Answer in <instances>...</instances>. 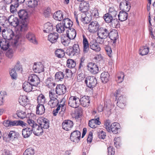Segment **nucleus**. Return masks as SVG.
<instances>
[{
    "instance_id": "1",
    "label": "nucleus",
    "mask_w": 155,
    "mask_h": 155,
    "mask_svg": "<svg viewBox=\"0 0 155 155\" xmlns=\"http://www.w3.org/2000/svg\"><path fill=\"white\" fill-rule=\"evenodd\" d=\"M4 38L0 39V47L3 50L5 51L12 46L16 48L23 40V36L19 32L15 35L13 31L10 30L6 33Z\"/></svg>"
},
{
    "instance_id": "2",
    "label": "nucleus",
    "mask_w": 155,
    "mask_h": 155,
    "mask_svg": "<svg viewBox=\"0 0 155 155\" xmlns=\"http://www.w3.org/2000/svg\"><path fill=\"white\" fill-rule=\"evenodd\" d=\"M27 122L29 126L31 127L32 131L36 136L42 135L44 132L43 129H47L49 127V121L45 118H41L38 121V124L30 119H28Z\"/></svg>"
},
{
    "instance_id": "3",
    "label": "nucleus",
    "mask_w": 155,
    "mask_h": 155,
    "mask_svg": "<svg viewBox=\"0 0 155 155\" xmlns=\"http://www.w3.org/2000/svg\"><path fill=\"white\" fill-rule=\"evenodd\" d=\"M80 50L78 44H74L72 46L69 47L66 51V54L72 57L78 55L80 52Z\"/></svg>"
},
{
    "instance_id": "4",
    "label": "nucleus",
    "mask_w": 155,
    "mask_h": 155,
    "mask_svg": "<svg viewBox=\"0 0 155 155\" xmlns=\"http://www.w3.org/2000/svg\"><path fill=\"white\" fill-rule=\"evenodd\" d=\"M87 86L90 88H93L96 86L97 84L96 78L94 76H87L84 81Z\"/></svg>"
},
{
    "instance_id": "5",
    "label": "nucleus",
    "mask_w": 155,
    "mask_h": 155,
    "mask_svg": "<svg viewBox=\"0 0 155 155\" xmlns=\"http://www.w3.org/2000/svg\"><path fill=\"white\" fill-rule=\"evenodd\" d=\"M68 105L71 107L76 108L80 105L79 98L74 96H71L68 100Z\"/></svg>"
},
{
    "instance_id": "6",
    "label": "nucleus",
    "mask_w": 155,
    "mask_h": 155,
    "mask_svg": "<svg viewBox=\"0 0 155 155\" xmlns=\"http://www.w3.org/2000/svg\"><path fill=\"white\" fill-rule=\"evenodd\" d=\"M21 21V23L19 24V29H20V31L17 32H14V33H15V35L17 33L19 32L21 35H22L23 39L24 38V34L22 32L26 31L28 30V20H23V21Z\"/></svg>"
},
{
    "instance_id": "7",
    "label": "nucleus",
    "mask_w": 155,
    "mask_h": 155,
    "mask_svg": "<svg viewBox=\"0 0 155 155\" xmlns=\"http://www.w3.org/2000/svg\"><path fill=\"white\" fill-rule=\"evenodd\" d=\"M81 137V133L78 130H75L72 132L70 136L71 140L75 143H78Z\"/></svg>"
},
{
    "instance_id": "8",
    "label": "nucleus",
    "mask_w": 155,
    "mask_h": 155,
    "mask_svg": "<svg viewBox=\"0 0 155 155\" xmlns=\"http://www.w3.org/2000/svg\"><path fill=\"white\" fill-rule=\"evenodd\" d=\"M110 30L106 28H100L97 32V35L98 37L101 38H106L109 35V32Z\"/></svg>"
},
{
    "instance_id": "9",
    "label": "nucleus",
    "mask_w": 155,
    "mask_h": 155,
    "mask_svg": "<svg viewBox=\"0 0 155 155\" xmlns=\"http://www.w3.org/2000/svg\"><path fill=\"white\" fill-rule=\"evenodd\" d=\"M28 81L34 87H36L39 84L40 80L39 78L35 74L30 75L28 78Z\"/></svg>"
},
{
    "instance_id": "10",
    "label": "nucleus",
    "mask_w": 155,
    "mask_h": 155,
    "mask_svg": "<svg viewBox=\"0 0 155 155\" xmlns=\"http://www.w3.org/2000/svg\"><path fill=\"white\" fill-rule=\"evenodd\" d=\"M73 122L69 120H65L62 124L63 129L66 131L70 130L73 127Z\"/></svg>"
},
{
    "instance_id": "11",
    "label": "nucleus",
    "mask_w": 155,
    "mask_h": 155,
    "mask_svg": "<svg viewBox=\"0 0 155 155\" xmlns=\"http://www.w3.org/2000/svg\"><path fill=\"white\" fill-rule=\"evenodd\" d=\"M67 88L64 84H58L56 87L55 91L56 94L59 95L63 94L66 91Z\"/></svg>"
},
{
    "instance_id": "12",
    "label": "nucleus",
    "mask_w": 155,
    "mask_h": 155,
    "mask_svg": "<svg viewBox=\"0 0 155 155\" xmlns=\"http://www.w3.org/2000/svg\"><path fill=\"white\" fill-rule=\"evenodd\" d=\"M44 66L41 62L35 63L33 66V69L35 72L40 73L44 71Z\"/></svg>"
},
{
    "instance_id": "13",
    "label": "nucleus",
    "mask_w": 155,
    "mask_h": 155,
    "mask_svg": "<svg viewBox=\"0 0 155 155\" xmlns=\"http://www.w3.org/2000/svg\"><path fill=\"white\" fill-rule=\"evenodd\" d=\"M100 25L97 21H92L89 25L88 29L91 32H96L99 29Z\"/></svg>"
},
{
    "instance_id": "14",
    "label": "nucleus",
    "mask_w": 155,
    "mask_h": 155,
    "mask_svg": "<svg viewBox=\"0 0 155 155\" xmlns=\"http://www.w3.org/2000/svg\"><path fill=\"white\" fill-rule=\"evenodd\" d=\"M120 124L117 122H114L110 125L109 128L110 130H108L109 132H112L113 134H116L118 133V130L120 129Z\"/></svg>"
},
{
    "instance_id": "15",
    "label": "nucleus",
    "mask_w": 155,
    "mask_h": 155,
    "mask_svg": "<svg viewBox=\"0 0 155 155\" xmlns=\"http://www.w3.org/2000/svg\"><path fill=\"white\" fill-rule=\"evenodd\" d=\"M80 104L84 107H87L90 103L89 97L88 96H84L79 98Z\"/></svg>"
},
{
    "instance_id": "16",
    "label": "nucleus",
    "mask_w": 155,
    "mask_h": 155,
    "mask_svg": "<svg viewBox=\"0 0 155 155\" xmlns=\"http://www.w3.org/2000/svg\"><path fill=\"white\" fill-rule=\"evenodd\" d=\"M33 132L31 128L26 127L22 129V135L24 138H29Z\"/></svg>"
},
{
    "instance_id": "17",
    "label": "nucleus",
    "mask_w": 155,
    "mask_h": 155,
    "mask_svg": "<svg viewBox=\"0 0 155 155\" xmlns=\"http://www.w3.org/2000/svg\"><path fill=\"white\" fill-rule=\"evenodd\" d=\"M58 34L56 32L50 34L48 36V40L52 43H54L58 42L59 40Z\"/></svg>"
},
{
    "instance_id": "18",
    "label": "nucleus",
    "mask_w": 155,
    "mask_h": 155,
    "mask_svg": "<svg viewBox=\"0 0 155 155\" xmlns=\"http://www.w3.org/2000/svg\"><path fill=\"white\" fill-rule=\"evenodd\" d=\"M33 85L30 83L28 82H25L22 85V88L24 91L26 92H30L31 91H34L35 90L33 88Z\"/></svg>"
},
{
    "instance_id": "19",
    "label": "nucleus",
    "mask_w": 155,
    "mask_h": 155,
    "mask_svg": "<svg viewBox=\"0 0 155 155\" xmlns=\"http://www.w3.org/2000/svg\"><path fill=\"white\" fill-rule=\"evenodd\" d=\"M89 5L88 1L80 3L79 6V10L82 12H87L89 8Z\"/></svg>"
},
{
    "instance_id": "20",
    "label": "nucleus",
    "mask_w": 155,
    "mask_h": 155,
    "mask_svg": "<svg viewBox=\"0 0 155 155\" xmlns=\"http://www.w3.org/2000/svg\"><path fill=\"white\" fill-rule=\"evenodd\" d=\"M67 36L71 40L74 39L76 35V32L73 28H68L66 31Z\"/></svg>"
},
{
    "instance_id": "21",
    "label": "nucleus",
    "mask_w": 155,
    "mask_h": 155,
    "mask_svg": "<svg viewBox=\"0 0 155 155\" xmlns=\"http://www.w3.org/2000/svg\"><path fill=\"white\" fill-rule=\"evenodd\" d=\"M13 15H11L9 17L8 19V21L10 23V25L16 27L18 26L19 24V21L18 18L17 17H14Z\"/></svg>"
},
{
    "instance_id": "22",
    "label": "nucleus",
    "mask_w": 155,
    "mask_h": 155,
    "mask_svg": "<svg viewBox=\"0 0 155 155\" xmlns=\"http://www.w3.org/2000/svg\"><path fill=\"white\" fill-rule=\"evenodd\" d=\"M108 36L111 40L113 41V43H115L116 40L118 37L117 31L115 30H112L110 31H109Z\"/></svg>"
},
{
    "instance_id": "23",
    "label": "nucleus",
    "mask_w": 155,
    "mask_h": 155,
    "mask_svg": "<svg viewBox=\"0 0 155 155\" xmlns=\"http://www.w3.org/2000/svg\"><path fill=\"white\" fill-rule=\"evenodd\" d=\"M90 46L91 49L96 52H99L101 50V48L96 40L91 41L90 43Z\"/></svg>"
},
{
    "instance_id": "24",
    "label": "nucleus",
    "mask_w": 155,
    "mask_h": 155,
    "mask_svg": "<svg viewBox=\"0 0 155 155\" xmlns=\"http://www.w3.org/2000/svg\"><path fill=\"white\" fill-rule=\"evenodd\" d=\"M71 41V39L67 36H63L60 38L58 43L62 44L64 46H68Z\"/></svg>"
},
{
    "instance_id": "25",
    "label": "nucleus",
    "mask_w": 155,
    "mask_h": 155,
    "mask_svg": "<svg viewBox=\"0 0 155 155\" xmlns=\"http://www.w3.org/2000/svg\"><path fill=\"white\" fill-rule=\"evenodd\" d=\"M83 51L84 53L88 52L89 50V44L87 39L84 35H83Z\"/></svg>"
},
{
    "instance_id": "26",
    "label": "nucleus",
    "mask_w": 155,
    "mask_h": 155,
    "mask_svg": "<svg viewBox=\"0 0 155 155\" xmlns=\"http://www.w3.org/2000/svg\"><path fill=\"white\" fill-rule=\"evenodd\" d=\"M18 15L21 21L28 20L27 12L25 10H21L18 12Z\"/></svg>"
},
{
    "instance_id": "27",
    "label": "nucleus",
    "mask_w": 155,
    "mask_h": 155,
    "mask_svg": "<svg viewBox=\"0 0 155 155\" xmlns=\"http://www.w3.org/2000/svg\"><path fill=\"white\" fill-rule=\"evenodd\" d=\"M53 18L56 20L61 21L63 18V15L61 11H58L54 13L53 15Z\"/></svg>"
},
{
    "instance_id": "28",
    "label": "nucleus",
    "mask_w": 155,
    "mask_h": 155,
    "mask_svg": "<svg viewBox=\"0 0 155 155\" xmlns=\"http://www.w3.org/2000/svg\"><path fill=\"white\" fill-rule=\"evenodd\" d=\"M26 38L30 42L34 44L37 43L35 36L33 33L31 32H28L26 35Z\"/></svg>"
},
{
    "instance_id": "29",
    "label": "nucleus",
    "mask_w": 155,
    "mask_h": 155,
    "mask_svg": "<svg viewBox=\"0 0 155 155\" xmlns=\"http://www.w3.org/2000/svg\"><path fill=\"white\" fill-rule=\"evenodd\" d=\"M27 124L24 123L23 121L20 120H11V126H20L23 127L26 126Z\"/></svg>"
},
{
    "instance_id": "30",
    "label": "nucleus",
    "mask_w": 155,
    "mask_h": 155,
    "mask_svg": "<svg viewBox=\"0 0 155 155\" xmlns=\"http://www.w3.org/2000/svg\"><path fill=\"white\" fill-rule=\"evenodd\" d=\"M110 75L107 72L104 71L101 75L100 78L102 82L104 83H106L109 80Z\"/></svg>"
},
{
    "instance_id": "31",
    "label": "nucleus",
    "mask_w": 155,
    "mask_h": 155,
    "mask_svg": "<svg viewBox=\"0 0 155 155\" xmlns=\"http://www.w3.org/2000/svg\"><path fill=\"white\" fill-rule=\"evenodd\" d=\"M128 14L125 11H120L118 15L119 20L121 21H124L127 18Z\"/></svg>"
},
{
    "instance_id": "32",
    "label": "nucleus",
    "mask_w": 155,
    "mask_h": 155,
    "mask_svg": "<svg viewBox=\"0 0 155 155\" xmlns=\"http://www.w3.org/2000/svg\"><path fill=\"white\" fill-rule=\"evenodd\" d=\"M62 23L67 30L68 28H71L73 25L72 21L68 18L64 19Z\"/></svg>"
},
{
    "instance_id": "33",
    "label": "nucleus",
    "mask_w": 155,
    "mask_h": 155,
    "mask_svg": "<svg viewBox=\"0 0 155 155\" xmlns=\"http://www.w3.org/2000/svg\"><path fill=\"white\" fill-rule=\"evenodd\" d=\"M18 133L15 131H11L8 135V138L10 140H15L18 138Z\"/></svg>"
},
{
    "instance_id": "34",
    "label": "nucleus",
    "mask_w": 155,
    "mask_h": 155,
    "mask_svg": "<svg viewBox=\"0 0 155 155\" xmlns=\"http://www.w3.org/2000/svg\"><path fill=\"white\" fill-rule=\"evenodd\" d=\"M45 109L43 104H38L36 107V113L37 114L42 115L45 112Z\"/></svg>"
},
{
    "instance_id": "35",
    "label": "nucleus",
    "mask_w": 155,
    "mask_h": 155,
    "mask_svg": "<svg viewBox=\"0 0 155 155\" xmlns=\"http://www.w3.org/2000/svg\"><path fill=\"white\" fill-rule=\"evenodd\" d=\"M44 27L45 29L43 30L44 32L49 33L53 29L52 24L50 22H48L45 24Z\"/></svg>"
},
{
    "instance_id": "36",
    "label": "nucleus",
    "mask_w": 155,
    "mask_h": 155,
    "mask_svg": "<svg viewBox=\"0 0 155 155\" xmlns=\"http://www.w3.org/2000/svg\"><path fill=\"white\" fill-rule=\"evenodd\" d=\"M149 48L147 46L141 47L139 51V53L142 56L147 55L149 52Z\"/></svg>"
},
{
    "instance_id": "37",
    "label": "nucleus",
    "mask_w": 155,
    "mask_h": 155,
    "mask_svg": "<svg viewBox=\"0 0 155 155\" xmlns=\"http://www.w3.org/2000/svg\"><path fill=\"white\" fill-rule=\"evenodd\" d=\"M26 3L28 7L34 8L37 5L38 2L37 0H27Z\"/></svg>"
},
{
    "instance_id": "38",
    "label": "nucleus",
    "mask_w": 155,
    "mask_h": 155,
    "mask_svg": "<svg viewBox=\"0 0 155 155\" xmlns=\"http://www.w3.org/2000/svg\"><path fill=\"white\" fill-rule=\"evenodd\" d=\"M56 31L59 33H62L66 29L64 25L62 23L58 24L56 26Z\"/></svg>"
},
{
    "instance_id": "39",
    "label": "nucleus",
    "mask_w": 155,
    "mask_h": 155,
    "mask_svg": "<svg viewBox=\"0 0 155 155\" xmlns=\"http://www.w3.org/2000/svg\"><path fill=\"white\" fill-rule=\"evenodd\" d=\"M67 65L69 68H74L76 65V62L73 59H68L67 61Z\"/></svg>"
},
{
    "instance_id": "40",
    "label": "nucleus",
    "mask_w": 155,
    "mask_h": 155,
    "mask_svg": "<svg viewBox=\"0 0 155 155\" xmlns=\"http://www.w3.org/2000/svg\"><path fill=\"white\" fill-rule=\"evenodd\" d=\"M110 23L111 25L113 28H118L120 27L119 22L116 18H114Z\"/></svg>"
},
{
    "instance_id": "41",
    "label": "nucleus",
    "mask_w": 155,
    "mask_h": 155,
    "mask_svg": "<svg viewBox=\"0 0 155 155\" xmlns=\"http://www.w3.org/2000/svg\"><path fill=\"white\" fill-rule=\"evenodd\" d=\"M50 99V100L48 102V104L51 107H55L59 104V102L58 99Z\"/></svg>"
},
{
    "instance_id": "42",
    "label": "nucleus",
    "mask_w": 155,
    "mask_h": 155,
    "mask_svg": "<svg viewBox=\"0 0 155 155\" xmlns=\"http://www.w3.org/2000/svg\"><path fill=\"white\" fill-rule=\"evenodd\" d=\"M38 104H43L45 101V96L42 94H40L38 97Z\"/></svg>"
},
{
    "instance_id": "43",
    "label": "nucleus",
    "mask_w": 155,
    "mask_h": 155,
    "mask_svg": "<svg viewBox=\"0 0 155 155\" xmlns=\"http://www.w3.org/2000/svg\"><path fill=\"white\" fill-rule=\"evenodd\" d=\"M55 54L58 57L61 58L64 56V52L62 49H58L55 51Z\"/></svg>"
},
{
    "instance_id": "44",
    "label": "nucleus",
    "mask_w": 155,
    "mask_h": 155,
    "mask_svg": "<svg viewBox=\"0 0 155 155\" xmlns=\"http://www.w3.org/2000/svg\"><path fill=\"white\" fill-rule=\"evenodd\" d=\"M104 19L105 21L107 23H110L112 19L114 18L112 16L110 15L108 13H106L103 16Z\"/></svg>"
},
{
    "instance_id": "45",
    "label": "nucleus",
    "mask_w": 155,
    "mask_h": 155,
    "mask_svg": "<svg viewBox=\"0 0 155 155\" xmlns=\"http://www.w3.org/2000/svg\"><path fill=\"white\" fill-rule=\"evenodd\" d=\"M108 13L113 18H115L117 14V12L114 9V7H110Z\"/></svg>"
},
{
    "instance_id": "46",
    "label": "nucleus",
    "mask_w": 155,
    "mask_h": 155,
    "mask_svg": "<svg viewBox=\"0 0 155 155\" xmlns=\"http://www.w3.org/2000/svg\"><path fill=\"white\" fill-rule=\"evenodd\" d=\"M19 4L16 2L12 3L10 6V10L12 13H14L16 10V8L18 7Z\"/></svg>"
},
{
    "instance_id": "47",
    "label": "nucleus",
    "mask_w": 155,
    "mask_h": 155,
    "mask_svg": "<svg viewBox=\"0 0 155 155\" xmlns=\"http://www.w3.org/2000/svg\"><path fill=\"white\" fill-rule=\"evenodd\" d=\"M46 84L48 87L51 89L55 85V83L53 82V80H51V78H48L46 80Z\"/></svg>"
},
{
    "instance_id": "48",
    "label": "nucleus",
    "mask_w": 155,
    "mask_h": 155,
    "mask_svg": "<svg viewBox=\"0 0 155 155\" xmlns=\"http://www.w3.org/2000/svg\"><path fill=\"white\" fill-rule=\"evenodd\" d=\"M124 5L126 7L127 12L130 9V2L128 1H123L120 4V8H121L122 5Z\"/></svg>"
},
{
    "instance_id": "49",
    "label": "nucleus",
    "mask_w": 155,
    "mask_h": 155,
    "mask_svg": "<svg viewBox=\"0 0 155 155\" xmlns=\"http://www.w3.org/2000/svg\"><path fill=\"white\" fill-rule=\"evenodd\" d=\"M34 149L29 148L25 150L23 153V155H33L35 153Z\"/></svg>"
},
{
    "instance_id": "50",
    "label": "nucleus",
    "mask_w": 155,
    "mask_h": 155,
    "mask_svg": "<svg viewBox=\"0 0 155 155\" xmlns=\"http://www.w3.org/2000/svg\"><path fill=\"white\" fill-rule=\"evenodd\" d=\"M51 13V10L50 8L47 7L44 9L43 15L46 18L49 17Z\"/></svg>"
},
{
    "instance_id": "51",
    "label": "nucleus",
    "mask_w": 155,
    "mask_h": 155,
    "mask_svg": "<svg viewBox=\"0 0 155 155\" xmlns=\"http://www.w3.org/2000/svg\"><path fill=\"white\" fill-rule=\"evenodd\" d=\"M17 115L18 117L22 119L25 118L26 117V114L25 112L21 110H19L17 111Z\"/></svg>"
},
{
    "instance_id": "52",
    "label": "nucleus",
    "mask_w": 155,
    "mask_h": 155,
    "mask_svg": "<svg viewBox=\"0 0 155 155\" xmlns=\"http://www.w3.org/2000/svg\"><path fill=\"white\" fill-rule=\"evenodd\" d=\"M64 74L63 72L59 71L57 72L55 74V77L56 78L61 81L64 78Z\"/></svg>"
},
{
    "instance_id": "53",
    "label": "nucleus",
    "mask_w": 155,
    "mask_h": 155,
    "mask_svg": "<svg viewBox=\"0 0 155 155\" xmlns=\"http://www.w3.org/2000/svg\"><path fill=\"white\" fill-rule=\"evenodd\" d=\"M14 69H12L10 71V74L12 79H16L17 77V74Z\"/></svg>"
},
{
    "instance_id": "54",
    "label": "nucleus",
    "mask_w": 155,
    "mask_h": 155,
    "mask_svg": "<svg viewBox=\"0 0 155 155\" xmlns=\"http://www.w3.org/2000/svg\"><path fill=\"white\" fill-rule=\"evenodd\" d=\"M87 70L93 74H97L99 71L98 67L97 66L90 68L89 69Z\"/></svg>"
},
{
    "instance_id": "55",
    "label": "nucleus",
    "mask_w": 155,
    "mask_h": 155,
    "mask_svg": "<svg viewBox=\"0 0 155 155\" xmlns=\"http://www.w3.org/2000/svg\"><path fill=\"white\" fill-rule=\"evenodd\" d=\"M110 120H107L105 121L104 125L107 131L110 130L109 128L110 127Z\"/></svg>"
},
{
    "instance_id": "56",
    "label": "nucleus",
    "mask_w": 155,
    "mask_h": 155,
    "mask_svg": "<svg viewBox=\"0 0 155 155\" xmlns=\"http://www.w3.org/2000/svg\"><path fill=\"white\" fill-rule=\"evenodd\" d=\"M105 50L109 57H111L112 56V50L111 48L108 46H106L105 48Z\"/></svg>"
},
{
    "instance_id": "57",
    "label": "nucleus",
    "mask_w": 155,
    "mask_h": 155,
    "mask_svg": "<svg viewBox=\"0 0 155 155\" xmlns=\"http://www.w3.org/2000/svg\"><path fill=\"white\" fill-rule=\"evenodd\" d=\"M21 66L20 65V62L18 61L13 69L16 70L17 71H19L22 69Z\"/></svg>"
},
{
    "instance_id": "58",
    "label": "nucleus",
    "mask_w": 155,
    "mask_h": 155,
    "mask_svg": "<svg viewBox=\"0 0 155 155\" xmlns=\"http://www.w3.org/2000/svg\"><path fill=\"white\" fill-rule=\"evenodd\" d=\"M120 75L118 77V82L119 83H121L123 81L124 77V73L123 72H120Z\"/></svg>"
},
{
    "instance_id": "59",
    "label": "nucleus",
    "mask_w": 155,
    "mask_h": 155,
    "mask_svg": "<svg viewBox=\"0 0 155 155\" xmlns=\"http://www.w3.org/2000/svg\"><path fill=\"white\" fill-rule=\"evenodd\" d=\"M107 151L108 155H114L115 151L111 147H110L107 148Z\"/></svg>"
},
{
    "instance_id": "60",
    "label": "nucleus",
    "mask_w": 155,
    "mask_h": 155,
    "mask_svg": "<svg viewBox=\"0 0 155 155\" xmlns=\"http://www.w3.org/2000/svg\"><path fill=\"white\" fill-rule=\"evenodd\" d=\"M94 120H91L89 121L88 124L89 126L93 128H95L97 127V126L96 124H95Z\"/></svg>"
},
{
    "instance_id": "61",
    "label": "nucleus",
    "mask_w": 155,
    "mask_h": 155,
    "mask_svg": "<svg viewBox=\"0 0 155 155\" xmlns=\"http://www.w3.org/2000/svg\"><path fill=\"white\" fill-rule=\"evenodd\" d=\"M106 136V133L102 130L99 133L98 137L100 139H104L105 138Z\"/></svg>"
},
{
    "instance_id": "62",
    "label": "nucleus",
    "mask_w": 155,
    "mask_h": 155,
    "mask_svg": "<svg viewBox=\"0 0 155 155\" xmlns=\"http://www.w3.org/2000/svg\"><path fill=\"white\" fill-rule=\"evenodd\" d=\"M49 96L50 99H57V98L58 96L55 93H53L52 92H49Z\"/></svg>"
},
{
    "instance_id": "63",
    "label": "nucleus",
    "mask_w": 155,
    "mask_h": 155,
    "mask_svg": "<svg viewBox=\"0 0 155 155\" xmlns=\"http://www.w3.org/2000/svg\"><path fill=\"white\" fill-rule=\"evenodd\" d=\"M117 102L119 103H125V98L123 96H120L118 99Z\"/></svg>"
},
{
    "instance_id": "64",
    "label": "nucleus",
    "mask_w": 155,
    "mask_h": 155,
    "mask_svg": "<svg viewBox=\"0 0 155 155\" xmlns=\"http://www.w3.org/2000/svg\"><path fill=\"white\" fill-rule=\"evenodd\" d=\"M97 66L96 64L92 62H90L88 64L87 66V69H89L90 68H93V67Z\"/></svg>"
}]
</instances>
